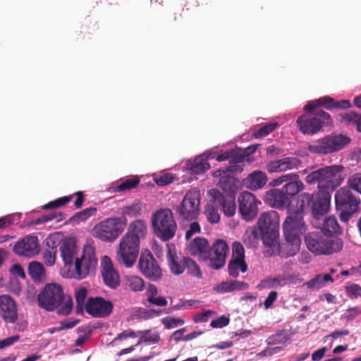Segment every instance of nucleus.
Masks as SVG:
<instances>
[{
	"mask_svg": "<svg viewBox=\"0 0 361 361\" xmlns=\"http://www.w3.org/2000/svg\"><path fill=\"white\" fill-rule=\"evenodd\" d=\"M57 251L45 250L43 252V258L47 266H53L56 262Z\"/></svg>",
	"mask_w": 361,
	"mask_h": 361,
	"instance_id": "55",
	"label": "nucleus"
},
{
	"mask_svg": "<svg viewBox=\"0 0 361 361\" xmlns=\"http://www.w3.org/2000/svg\"><path fill=\"white\" fill-rule=\"evenodd\" d=\"M87 297V290L85 288H79L75 290V300L78 304V306L82 307L84 304Z\"/></svg>",
	"mask_w": 361,
	"mask_h": 361,
	"instance_id": "56",
	"label": "nucleus"
},
{
	"mask_svg": "<svg viewBox=\"0 0 361 361\" xmlns=\"http://www.w3.org/2000/svg\"><path fill=\"white\" fill-rule=\"evenodd\" d=\"M302 165V161L297 157H284L278 160L268 162L266 169L271 173L285 172L289 170L297 169Z\"/></svg>",
	"mask_w": 361,
	"mask_h": 361,
	"instance_id": "19",
	"label": "nucleus"
},
{
	"mask_svg": "<svg viewBox=\"0 0 361 361\" xmlns=\"http://www.w3.org/2000/svg\"><path fill=\"white\" fill-rule=\"evenodd\" d=\"M231 259L245 260V250L240 243L234 242L233 243V253Z\"/></svg>",
	"mask_w": 361,
	"mask_h": 361,
	"instance_id": "53",
	"label": "nucleus"
},
{
	"mask_svg": "<svg viewBox=\"0 0 361 361\" xmlns=\"http://www.w3.org/2000/svg\"><path fill=\"white\" fill-rule=\"evenodd\" d=\"M210 168V165L207 161V158L204 155H200L197 157L193 161L188 164V169L191 173L200 174Z\"/></svg>",
	"mask_w": 361,
	"mask_h": 361,
	"instance_id": "32",
	"label": "nucleus"
},
{
	"mask_svg": "<svg viewBox=\"0 0 361 361\" xmlns=\"http://www.w3.org/2000/svg\"><path fill=\"white\" fill-rule=\"evenodd\" d=\"M229 323V319L226 317L221 316L216 319L213 320L211 322V326L213 328H222L224 326H226Z\"/></svg>",
	"mask_w": 361,
	"mask_h": 361,
	"instance_id": "61",
	"label": "nucleus"
},
{
	"mask_svg": "<svg viewBox=\"0 0 361 361\" xmlns=\"http://www.w3.org/2000/svg\"><path fill=\"white\" fill-rule=\"evenodd\" d=\"M331 197L328 193L314 194V201L312 202V213L314 218L319 219L326 214L330 207Z\"/></svg>",
	"mask_w": 361,
	"mask_h": 361,
	"instance_id": "25",
	"label": "nucleus"
},
{
	"mask_svg": "<svg viewBox=\"0 0 361 361\" xmlns=\"http://www.w3.org/2000/svg\"><path fill=\"white\" fill-rule=\"evenodd\" d=\"M266 173L262 171H255L250 173L243 180L244 185L251 190H257L262 188L267 183Z\"/></svg>",
	"mask_w": 361,
	"mask_h": 361,
	"instance_id": "29",
	"label": "nucleus"
},
{
	"mask_svg": "<svg viewBox=\"0 0 361 361\" xmlns=\"http://www.w3.org/2000/svg\"><path fill=\"white\" fill-rule=\"evenodd\" d=\"M234 182L233 177L226 173L220 178L219 185L226 192H233L235 188Z\"/></svg>",
	"mask_w": 361,
	"mask_h": 361,
	"instance_id": "45",
	"label": "nucleus"
},
{
	"mask_svg": "<svg viewBox=\"0 0 361 361\" xmlns=\"http://www.w3.org/2000/svg\"><path fill=\"white\" fill-rule=\"evenodd\" d=\"M219 207V204H215L212 198H210L209 202L205 207L204 214L207 219L212 224L219 222L220 219V215L218 212Z\"/></svg>",
	"mask_w": 361,
	"mask_h": 361,
	"instance_id": "37",
	"label": "nucleus"
},
{
	"mask_svg": "<svg viewBox=\"0 0 361 361\" xmlns=\"http://www.w3.org/2000/svg\"><path fill=\"white\" fill-rule=\"evenodd\" d=\"M147 233V225L146 221L142 219H136L129 224L124 235L140 243V240L146 237Z\"/></svg>",
	"mask_w": 361,
	"mask_h": 361,
	"instance_id": "26",
	"label": "nucleus"
},
{
	"mask_svg": "<svg viewBox=\"0 0 361 361\" xmlns=\"http://www.w3.org/2000/svg\"><path fill=\"white\" fill-rule=\"evenodd\" d=\"M138 336L140 338L135 346L142 343H145L148 345L155 344L160 340L159 334L157 332L152 333L151 330L139 331Z\"/></svg>",
	"mask_w": 361,
	"mask_h": 361,
	"instance_id": "38",
	"label": "nucleus"
},
{
	"mask_svg": "<svg viewBox=\"0 0 361 361\" xmlns=\"http://www.w3.org/2000/svg\"><path fill=\"white\" fill-rule=\"evenodd\" d=\"M331 123L330 115L323 110H316L302 115L297 119V124L303 134H314L324 124Z\"/></svg>",
	"mask_w": 361,
	"mask_h": 361,
	"instance_id": "11",
	"label": "nucleus"
},
{
	"mask_svg": "<svg viewBox=\"0 0 361 361\" xmlns=\"http://www.w3.org/2000/svg\"><path fill=\"white\" fill-rule=\"evenodd\" d=\"M151 225L154 235L166 242L176 235L177 224L171 209L161 208L155 211L151 216Z\"/></svg>",
	"mask_w": 361,
	"mask_h": 361,
	"instance_id": "4",
	"label": "nucleus"
},
{
	"mask_svg": "<svg viewBox=\"0 0 361 361\" xmlns=\"http://www.w3.org/2000/svg\"><path fill=\"white\" fill-rule=\"evenodd\" d=\"M173 176L170 173H166L154 179L158 185L164 186L173 182Z\"/></svg>",
	"mask_w": 361,
	"mask_h": 361,
	"instance_id": "57",
	"label": "nucleus"
},
{
	"mask_svg": "<svg viewBox=\"0 0 361 361\" xmlns=\"http://www.w3.org/2000/svg\"><path fill=\"white\" fill-rule=\"evenodd\" d=\"M266 283H267V286L269 288H277L283 286L286 283V280L285 277L279 276L275 278L267 279Z\"/></svg>",
	"mask_w": 361,
	"mask_h": 361,
	"instance_id": "54",
	"label": "nucleus"
},
{
	"mask_svg": "<svg viewBox=\"0 0 361 361\" xmlns=\"http://www.w3.org/2000/svg\"><path fill=\"white\" fill-rule=\"evenodd\" d=\"M148 302L159 307H166L168 304L167 300L162 296L149 298L148 299Z\"/></svg>",
	"mask_w": 361,
	"mask_h": 361,
	"instance_id": "63",
	"label": "nucleus"
},
{
	"mask_svg": "<svg viewBox=\"0 0 361 361\" xmlns=\"http://www.w3.org/2000/svg\"><path fill=\"white\" fill-rule=\"evenodd\" d=\"M247 270V265L245 260L231 259L228 265V274L236 278L239 276L240 272L245 273Z\"/></svg>",
	"mask_w": 361,
	"mask_h": 361,
	"instance_id": "35",
	"label": "nucleus"
},
{
	"mask_svg": "<svg viewBox=\"0 0 361 361\" xmlns=\"http://www.w3.org/2000/svg\"><path fill=\"white\" fill-rule=\"evenodd\" d=\"M0 316L6 323L13 324L18 319L17 305L8 295H0Z\"/></svg>",
	"mask_w": 361,
	"mask_h": 361,
	"instance_id": "20",
	"label": "nucleus"
},
{
	"mask_svg": "<svg viewBox=\"0 0 361 361\" xmlns=\"http://www.w3.org/2000/svg\"><path fill=\"white\" fill-rule=\"evenodd\" d=\"M208 196L214 200L215 204H219L222 208L224 214L227 216H232L235 214L236 204L233 197H225L222 193L216 189H211L208 191Z\"/></svg>",
	"mask_w": 361,
	"mask_h": 361,
	"instance_id": "21",
	"label": "nucleus"
},
{
	"mask_svg": "<svg viewBox=\"0 0 361 361\" xmlns=\"http://www.w3.org/2000/svg\"><path fill=\"white\" fill-rule=\"evenodd\" d=\"M350 140L349 137L342 134L327 135L310 145L308 150L319 154H331L343 149Z\"/></svg>",
	"mask_w": 361,
	"mask_h": 361,
	"instance_id": "9",
	"label": "nucleus"
},
{
	"mask_svg": "<svg viewBox=\"0 0 361 361\" xmlns=\"http://www.w3.org/2000/svg\"><path fill=\"white\" fill-rule=\"evenodd\" d=\"M230 165L226 167V171H230L232 173H240L243 171V166L238 164L242 163L245 157L243 151L240 149L229 150Z\"/></svg>",
	"mask_w": 361,
	"mask_h": 361,
	"instance_id": "31",
	"label": "nucleus"
},
{
	"mask_svg": "<svg viewBox=\"0 0 361 361\" xmlns=\"http://www.w3.org/2000/svg\"><path fill=\"white\" fill-rule=\"evenodd\" d=\"M343 121L346 124L355 126L358 132L361 133V114L354 111L345 113L342 116Z\"/></svg>",
	"mask_w": 361,
	"mask_h": 361,
	"instance_id": "41",
	"label": "nucleus"
},
{
	"mask_svg": "<svg viewBox=\"0 0 361 361\" xmlns=\"http://www.w3.org/2000/svg\"><path fill=\"white\" fill-rule=\"evenodd\" d=\"M183 262L185 264V269L187 270L188 274L197 278L202 277L200 269L193 259L188 257H183Z\"/></svg>",
	"mask_w": 361,
	"mask_h": 361,
	"instance_id": "42",
	"label": "nucleus"
},
{
	"mask_svg": "<svg viewBox=\"0 0 361 361\" xmlns=\"http://www.w3.org/2000/svg\"><path fill=\"white\" fill-rule=\"evenodd\" d=\"M167 261L169 269L175 275H180L185 271V264L183 262V257L179 258L175 250L173 245H167Z\"/></svg>",
	"mask_w": 361,
	"mask_h": 361,
	"instance_id": "28",
	"label": "nucleus"
},
{
	"mask_svg": "<svg viewBox=\"0 0 361 361\" xmlns=\"http://www.w3.org/2000/svg\"><path fill=\"white\" fill-rule=\"evenodd\" d=\"M336 207L341 221L347 222L358 210L360 200L347 187L341 188L335 194Z\"/></svg>",
	"mask_w": 361,
	"mask_h": 361,
	"instance_id": "8",
	"label": "nucleus"
},
{
	"mask_svg": "<svg viewBox=\"0 0 361 361\" xmlns=\"http://www.w3.org/2000/svg\"><path fill=\"white\" fill-rule=\"evenodd\" d=\"M126 285L134 292L142 291L145 287L143 279L136 276H128L126 277Z\"/></svg>",
	"mask_w": 361,
	"mask_h": 361,
	"instance_id": "43",
	"label": "nucleus"
},
{
	"mask_svg": "<svg viewBox=\"0 0 361 361\" xmlns=\"http://www.w3.org/2000/svg\"><path fill=\"white\" fill-rule=\"evenodd\" d=\"M113 304L102 298H90L86 304V311L94 317H106L111 313Z\"/></svg>",
	"mask_w": 361,
	"mask_h": 361,
	"instance_id": "17",
	"label": "nucleus"
},
{
	"mask_svg": "<svg viewBox=\"0 0 361 361\" xmlns=\"http://www.w3.org/2000/svg\"><path fill=\"white\" fill-rule=\"evenodd\" d=\"M348 294L352 296L357 298L361 296V287L357 284H353L347 288Z\"/></svg>",
	"mask_w": 361,
	"mask_h": 361,
	"instance_id": "64",
	"label": "nucleus"
},
{
	"mask_svg": "<svg viewBox=\"0 0 361 361\" xmlns=\"http://www.w3.org/2000/svg\"><path fill=\"white\" fill-rule=\"evenodd\" d=\"M304 189V184L300 180V178L298 179H292L290 182L286 183L283 188L282 190L284 192L285 195L288 197H293L300 191Z\"/></svg>",
	"mask_w": 361,
	"mask_h": 361,
	"instance_id": "36",
	"label": "nucleus"
},
{
	"mask_svg": "<svg viewBox=\"0 0 361 361\" xmlns=\"http://www.w3.org/2000/svg\"><path fill=\"white\" fill-rule=\"evenodd\" d=\"M20 340L18 335H15L11 337L6 338L0 341V350L4 349L6 347L11 346L16 342Z\"/></svg>",
	"mask_w": 361,
	"mask_h": 361,
	"instance_id": "59",
	"label": "nucleus"
},
{
	"mask_svg": "<svg viewBox=\"0 0 361 361\" xmlns=\"http://www.w3.org/2000/svg\"><path fill=\"white\" fill-rule=\"evenodd\" d=\"M102 274L105 284L109 287L116 288L119 285V276L114 268L111 259L106 255L102 259Z\"/></svg>",
	"mask_w": 361,
	"mask_h": 361,
	"instance_id": "22",
	"label": "nucleus"
},
{
	"mask_svg": "<svg viewBox=\"0 0 361 361\" xmlns=\"http://www.w3.org/2000/svg\"><path fill=\"white\" fill-rule=\"evenodd\" d=\"M305 241L308 250L317 255H330L341 251L343 247L340 238L331 239L321 231L308 233Z\"/></svg>",
	"mask_w": 361,
	"mask_h": 361,
	"instance_id": "5",
	"label": "nucleus"
},
{
	"mask_svg": "<svg viewBox=\"0 0 361 361\" xmlns=\"http://www.w3.org/2000/svg\"><path fill=\"white\" fill-rule=\"evenodd\" d=\"M97 210L94 207H90L85 209L84 210L78 212L75 216L71 217V221L75 224H80V222L85 221L91 216L96 213Z\"/></svg>",
	"mask_w": 361,
	"mask_h": 361,
	"instance_id": "44",
	"label": "nucleus"
},
{
	"mask_svg": "<svg viewBox=\"0 0 361 361\" xmlns=\"http://www.w3.org/2000/svg\"><path fill=\"white\" fill-rule=\"evenodd\" d=\"M39 250L38 239L36 236L31 235H27L18 241L13 247V251L16 254L28 257L38 254Z\"/></svg>",
	"mask_w": 361,
	"mask_h": 361,
	"instance_id": "18",
	"label": "nucleus"
},
{
	"mask_svg": "<svg viewBox=\"0 0 361 361\" xmlns=\"http://www.w3.org/2000/svg\"><path fill=\"white\" fill-rule=\"evenodd\" d=\"M228 251V247L224 240H216L211 248L209 247L208 265L214 269H219L223 267L226 262Z\"/></svg>",
	"mask_w": 361,
	"mask_h": 361,
	"instance_id": "16",
	"label": "nucleus"
},
{
	"mask_svg": "<svg viewBox=\"0 0 361 361\" xmlns=\"http://www.w3.org/2000/svg\"><path fill=\"white\" fill-rule=\"evenodd\" d=\"M161 323L168 329L176 328L184 324L185 322L181 318L168 317L161 319Z\"/></svg>",
	"mask_w": 361,
	"mask_h": 361,
	"instance_id": "50",
	"label": "nucleus"
},
{
	"mask_svg": "<svg viewBox=\"0 0 361 361\" xmlns=\"http://www.w3.org/2000/svg\"><path fill=\"white\" fill-rule=\"evenodd\" d=\"M38 305L40 307L54 311L59 307V314L67 315L73 308V300L63 293V287L59 283H49L44 286L37 296Z\"/></svg>",
	"mask_w": 361,
	"mask_h": 361,
	"instance_id": "1",
	"label": "nucleus"
},
{
	"mask_svg": "<svg viewBox=\"0 0 361 361\" xmlns=\"http://www.w3.org/2000/svg\"><path fill=\"white\" fill-rule=\"evenodd\" d=\"M97 266V258L95 256L94 248L90 245H86L83 247L81 257H77L73 264V277L77 279H84L94 273Z\"/></svg>",
	"mask_w": 361,
	"mask_h": 361,
	"instance_id": "10",
	"label": "nucleus"
},
{
	"mask_svg": "<svg viewBox=\"0 0 361 361\" xmlns=\"http://www.w3.org/2000/svg\"><path fill=\"white\" fill-rule=\"evenodd\" d=\"M140 272L152 281H157L162 277L161 268L151 252L143 253L139 259Z\"/></svg>",
	"mask_w": 361,
	"mask_h": 361,
	"instance_id": "15",
	"label": "nucleus"
},
{
	"mask_svg": "<svg viewBox=\"0 0 361 361\" xmlns=\"http://www.w3.org/2000/svg\"><path fill=\"white\" fill-rule=\"evenodd\" d=\"M303 216L288 213L283 224V235L286 241V257L294 256L300 250V235L305 231Z\"/></svg>",
	"mask_w": 361,
	"mask_h": 361,
	"instance_id": "3",
	"label": "nucleus"
},
{
	"mask_svg": "<svg viewBox=\"0 0 361 361\" xmlns=\"http://www.w3.org/2000/svg\"><path fill=\"white\" fill-rule=\"evenodd\" d=\"M329 281H334L330 274H319L309 281L305 283L303 286H306L307 288L312 290H316L323 288Z\"/></svg>",
	"mask_w": 361,
	"mask_h": 361,
	"instance_id": "33",
	"label": "nucleus"
},
{
	"mask_svg": "<svg viewBox=\"0 0 361 361\" xmlns=\"http://www.w3.org/2000/svg\"><path fill=\"white\" fill-rule=\"evenodd\" d=\"M244 243L250 247H255L258 244L259 235L257 229L254 227H249L246 229L243 235Z\"/></svg>",
	"mask_w": 361,
	"mask_h": 361,
	"instance_id": "40",
	"label": "nucleus"
},
{
	"mask_svg": "<svg viewBox=\"0 0 361 361\" xmlns=\"http://www.w3.org/2000/svg\"><path fill=\"white\" fill-rule=\"evenodd\" d=\"M317 103L319 106H324L327 109H334V101L330 97H321L317 100Z\"/></svg>",
	"mask_w": 361,
	"mask_h": 361,
	"instance_id": "58",
	"label": "nucleus"
},
{
	"mask_svg": "<svg viewBox=\"0 0 361 361\" xmlns=\"http://www.w3.org/2000/svg\"><path fill=\"white\" fill-rule=\"evenodd\" d=\"M71 199H72V196H64V197H60L54 201H51L47 204H44L42 207V208L44 209L58 208V207L65 205L66 204L69 202Z\"/></svg>",
	"mask_w": 361,
	"mask_h": 361,
	"instance_id": "52",
	"label": "nucleus"
},
{
	"mask_svg": "<svg viewBox=\"0 0 361 361\" xmlns=\"http://www.w3.org/2000/svg\"><path fill=\"white\" fill-rule=\"evenodd\" d=\"M29 274L35 281H40L45 278V270L43 265L38 262H32L29 264Z\"/></svg>",
	"mask_w": 361,
	"mask_h": 361,
	"instance_id": "39",
	"label": "nucleus"
},
{
	"mask_svg": "<svg viewBox=\"0 0 361 361\" xmlns=\"http://www.w3.org/2000/svg\"><path fill=\"white\" fill-rule=\"evenodd\" d=\"M140 183V180L137 178L133 179H127L123 183H121L119 185H118L115 189V192H123L132 188H135L138 183Z\"/></svg>",
	"mask_w": 361,
	"mask_h": 361,
	"instance_id": "48",
	"label": "nucleus"
},
{
	"mask_svg": "<svg viewBox=\"0 0 361 361\" xmlns=\"http://www.w3.org/2000/svg\"><path fill=\"white\" fill-rule=\"evenodd\" d=\"M348 188L357 192L361 195V173L352 175L348 180Z\"/></svg>",
	"mask_w": 361,
	"mask_h": 361,
	"instance_id": "47",
	"label": "nucleus"
},
{
	"mask_svg": "<svg viewBox=\"0 0 361 361\" xmlns=\"http://www.w3.org/2000/svg\"><path fill=\"white\" fill-rule=\"evenodd\" d=\"M257 226L264 245L267 247L274 246L279 237L278 213L273 210L262 213L258 219Z\"/></svg>",
	"mask_w": 361,
	"mask_h": 361,
	"instance_id": "7",
	"label": "nucleus"
},
{
	"mask_svg": "<svg viewBox=\"0 0 361 361\" xmlns=\"http://www.w3.org/2000/svg\"><path fill=\"white\" fill-rule=\"evenodd\" d=\"M264 202L272 207L284 208L289 204L288 197L282 190L271 189L264 195Z\"/></svg>",
	"mask_w": 361,
	"mask_h": 361,
	"instance_id": "27",
	"label": "nucleus"
},
{
	"mask_svg": "<svg viewBox=\"0 0 361 361\" xmlns=\"http://www.w3.org/2000/svg\"><path fill=\"white\" fill-rule=\"evenodd\" d=\"M200 226L197 222H192L190 224L189 228L187 230L185 233V238L189 240L192 238V236L197 233L200 232Z\"/></svg>",
	"mask_w": 361,
	"mask_h": 361,
	"instance_id": "60",
	"label": "nucleus"
},
{
	"mask_svg": "<svg viewBox=\"0 0 361 361\" xmlns=\"http://www.w3.org/2000/svg\"><path fill=\"white\" fill-rule=\"evenodd\" d=\"M238 202L243 219L247 221L253 220L258 213V205L261 202L253 194L247 191L240 195Z\"/></svg>",
	"mask_w": 361,
	"mask_h": 361,
	"instance_id": "14",
	"label": "nucleus"
},
{
	"mask_svg": "<svg viewBox=\"0 0 361 361\" xmlns=\"http://www.w3.org/2000/svg\"><path fill=\"white\" fill-rule=\"evenodd\" d=\"M60 252L65 265L72 267L78 253L75 239L74 238L64 239L60 245Z\"/></svg>",
	"mask_w": 361,
	"mask_h": 361,
	"instance_id": "23",
	"label": "nucleus"
},
{
	"mask_svg": "<svg viewBox=\"0 0 361 361\" xmlns=\"http://www.w3.org/2000/svg\"><path fill=\"white\" fill-rule=\"evenodd\" d=\"M215 290L220 293H224L232 291L231 281L221 283L215 287Z\"/></svg>",
	"mask_w": 361,
	"mask_h": 361,
	"instance_id": "62",
	"label": "nucleus"
},
{
	"mask_svg": "<svg viewBox=\"0 0 361 361\" xmlns=\"http://www.w3.org/2000/svg\"><path fill=\"white\" fill-rule=\"evenodd\" d=\"M126 226L125 217L107 218L94 226L92 235L103 242L112 243L123 233Z\"/></svg>",
	"mask_w": 361,
	"mask_h": 361,
	"instance_id": "6",
	"label": "nucleus"
},
{
	"mask_svg": "<svg viewBox=\"0 0 361 361\" xmlns=\"http://www.w3.org/2000/svg\"><path fill=\"white\" fill-rule=\"evenodd\" d=\"M322 230L324 233L329 235H338L341 233V228L336 219L333 216H330L324 220Z\"/></svg>",
	"mask_w": 361,
	"mask_h": 361,
	"instance_id": "34",
	"label": "nucleus"
},
{
	"mask_svg": "<svg viewBox=\"0 0 361 361\" xmlns=\"http://www.w3.org/2000/svg\"><path fill=\"white\" fill-rule=\"evenodd\" d=\"M209 243L204 238H195L187 245L186 250L188 254L193 256L204 255L207 257L209 251Z\"/></svg>",
	"mask_w": 361,
	"mask_h": 361,
	"instance_id": "30",
	"label": "nucleus"
},
{
	"mask_svg": "<svg viewBox=\"0 0 361 361\" xmlns=\"http://www.w3.org/2000/svg\"><path fill=\"white\" fill-rule=\"evenodd\" d=\"M62 241L63 240H61V235L59 233V235H50L46 239V245L48 247L47 250L57 251L56 247L58 245H61Z\"/></svg>",
	"mask_w": 361,
	"mask_h": 361,
	"instance_id": "51",
	"label": "nucleus"
},
{
	"mask_svg": "<svg viewBox=\"0 0 361 361\" xmlns=\"http://www.w3.org/2000/svg\"><path fill=\"white\" fill-rule=\"evenodd\" d=\"M142 204L140 202H135L130 205L122 208V214L129 216H137L140 214Z\"/></svg>",
	"mask_w": 361,
	"mask_h": 361,
	"instance_id": "46",
	"label": "nucleus"
},
{
	"mask_svg": "<svg viewBox=\"0 0 361 361\" xmlns=\"http://www.w3.org/2000/svg\"><path fill=\"white\" fill-rule=\"evenodd\" d=\"M278 127L277 123H270L261 127L257 132L254 133L256 138L264 137L271 133Z\"/></svg>",
	"mask_w": 361,
	"mask_h": 361,
	"instance_id": "49",
	"label": "nucleus"
},
{
	"mask_svg": "<svg viewBox=\"0 0 361 361\" xmlns=\"http://www.w3.org/2000/svg\"><path fill=\"white\" fill-rule=\"evenodd\" d=\"M343 170L344 167L342 165H331L311 172L309 169H305L300 173L307 174L305 180L307 184L317 183L318 188L322 190H333L343 182Z\"/></svg>",
	"mask_w": 361,
	"mask_h": 361,
	"instance_id": "2",
	"label": "nucleus"
},
{
	"mask_svg": "<svg viewBox=\"0 0 361 361\" xmlns=\"http://www.w3.org/2000/svg\"><path fill=\"white\" fill-rule=\"evenodd\" d=\"M312 201H314V194L302 192L297 196L295 202H290L288 204V212L302 215L305 211L312 207Z\"/></svg>",
	"mask_w": 361,
	"mask_h": 361,
	"instance_id": "24",
	"label": "nucleus"
},
{
	"mask_svg": "<svg viewBox=\"0 0 361 361\" xmlns=\"http://www.w3.org/2000/svg\"><path fill=\"white\" fill-rule=\"evenodd\" d=\"M200 204V192L196 190H189L175 210L182 220L192 221L199 215Z\"/></svg>",
	"mask_w": 361,
	"mask_h": 361,
	"instance_id": "13",
	"label": "nucleus"
},
{
	"mask_svg": "<svg viewBox=\"0 0 361 361\" xmlns=\"http://www.w3.org/2000/svg\"><path fill=\"white\" fill-rule=\"evenodd\" d=\"M140 252V243L123 235L116 250V259L119 264L127 268L132 267Z\"/></svg>",
	"mask_w": 361,
	"mask_h": 361,
	"instance_id": "12",
	"label": "nucleus"
}]
</instances>
